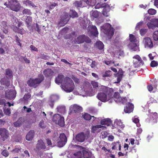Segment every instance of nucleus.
Returning <instances> with one entry per match:
<instances>
[{"mask_svg":"<svg viewBox=\"0 0 158 158\" xmlns=\"http://www.w3.org/2000/svg\"><path fill=\"white\" fill-rule=\"evenodd\" d=\"M62 89L66 92H72L75 88V85L71 79L69 77L64 79V82L61 85Z\"/></svg>","mask_w":158,"mask_h":158,"instance_id":"f257e3e1","label":"nucleus"},{"mask_svg":"<svg viewBox=\"0 0 158 158\" xmlns=\"http://www.w3.org/2000/svg\"><path fill=\"white\" fill-rule=\"evenodd\" d=\"M69 15L68 13H66L61 18V19L59 23V25L60 27H62L65 25L69 21L70 17L74 18L78 16L77 13L73 10H70Z\"/></svg>","mask_w":158,"mask_h":158,"instance_id":"f03ea898","label":"nucleus"},{"mask_svg":"<svg viewBox=\"0 0 158 158\" xmlns=\"http://www.w3.org/2000/svg\"><path fill=\"white\" fill-rule=\"evenodd\" d=\"M12 71L10 69H8L5 70V75L6 78H2L1 79L0 82L1 85L0 89H3L4 87L3 86H5V88L6 87L7 88L10 86V81L9 80L12 78Z\"/></svg>","mask_w":158,"mask_h":158,"instance_id":"7ed1b4c3","label":"nucleus"},{"mask_svg":"<svg viewBox=\"0 0 158 158\" xmlns=\"http://www.w3.org/2000/svg\"><path fill=\"white\" fill-rule=\"evenodd\" d=\"M71 158H92L94 156L91 152L87 149L83 150L82 152H78L71 155Z\"/></svg>","mask_w":158,"mask_h":158,"instance_id":"20e7f679","label":"nucleus"},{"mask_svg":"<svg viewBox=\"0 0 158 158\" xmlns=\"http://www.w3.org/2000/svg\"><path fill=\"white\" fill-rule=\"evenodd\" d=\"M104 89V92H101L98 94L97 96L98 99L102 102H105L108 101L111 98V94L108 90L109 89L103 86Z\"/></svg>","mask_w":158,"mask_h":158,"instance_id":"39448f33","label":"nucleus"},{"mask_svg":"<svg viewBox=\"0 0 158 158\" xmlns=\"http://www.w3.org/2000/svg\"><path fill=\"white\" fill-rule=\"evenodd\" d=\"M129 40L130 43L128 45L129 48L133 51H139V42L133 35H129Z\"/></svg>","mask_w":158,"mask_h":158,"instance_id":"423d86ee","label":"nucleus"},{"mask_svg":"<svg viewBox=\"0 0 158 158\" xmlns=\"http://www.w3.org/2000/svg\"><path fill=\"white\" fill-rule=\"evenodd\" d=\"M4 5L10 8L12 10L16 12L19 11L21 8L20 5L17 0H9L8 3L6 2Z\"/></svg>","mask_w":158,"mask_h":158,"instance_id":"0eeeda50","label":"nucleus"},{"mask_svg":"<svg viewBox=\"0 0 158 158\" xmlns=\"http://www.w3.org/2000/svg\"><path fill=\"white\" fill-rule=\"evenodd\" d=\"M101 29L105 34L110 36H112L114 35V29L111 27V25L109 23L104 24L101 27Z\"/></svg>","mask_w":158,"mask_h":158,"instance_id":"6e6552de","label":"nucleus"},{"mask_svg":"<svg viewBox=\"0 0 158 158\" xmlns=\"http://www.w3.org/2000/svg\"><path fill=\"white\" fill-rule=\"evenodd\" d=\"M44 77L42 75L39 76L38 78L34 79L31 78L27 81L28 85L31 86H35L39 84L44 79Z\"/></svg>","mask_w":158,"mask_h":158,"instance_id":"1a4fd4ad","label":"nucleus"},{"mask_svg":"<svg viewBox=\"0 0 158 158\" xmlns=\"http://www.w3.org/2000/svg\"><path fill=\"white\" fill-rule=\"evenodd\" d=\"M16 91L14 88L12 89H8L5 90V97L8 99H14L16 96Z\"/></svg>","mask_w":158,"mask_h":158,"instance_id":"9d476101","label":"nucleus"},{"mask_svg":"<svg viewBox=\"0 0 158 158\" xmlns=\"http://www.w3.org/2000/svg\"><path fill=\"white\" fill-rule=\"evenodd\" d=\"M91 41L90 39L84 35L79 36L76 38L74 40L75 43L78 44L82 43L84 42L89 43Z\"/></svg>","mask_w":158,"mask_h":158,"instance_id":"9b49d317","label":"nucleus"},{"mask_svg":"<svg viewBox=\"0 0 158 158\" xmlns=\"http://www.w3.org/2000/svg\"><path fill=\"white\" fill-rule=\"evenodd\" d=\"M53 120L56 124H58L61 127L64 126V118L59 114H57L54 115Z\"/></svg>","mask_w":158,"mask_h":158,"instance_id":"f8f14e48","label":"nucleus"},{"mask_svg":"<svg viewBox=\"0 0 158 158\" xmlns=\"http://www.w3.org/2000/svg\"><path fill=\"white\" fill-rule=\"evenodd\" d=\"M67 142V139L65 135L63 133H61L57 140V146L62 147L64 146Z\"/></svg>","mask_w":158,"mask_h":158,"instance_id":"ddd939ff","label":"nucleus"},{"mask_svg":"<svg viewBox=\"0 0 158 158\" xmlns=\"http://www.w3.org/2000/svg\"><path fill=\"white\" fill-rule=\"evenodd\" d=\"M133 63L135 67H138L142 65L143 63L141 57L138 55H136L133 57Z\"/></svg>","mask_w":158,"mask_h":158,"instance_id":"4468645a","label":"nucleus"},{"mask_svg":"<svg viewBox=\"0 0 158 158\" xmlns=\"http://www.w3.org/2000/svg\"><path fill=\"white\" fill-rule=\"evenodd\" d=\"M89 133V131L85 134L83 132L79 133L76 136L75 139L78 142H82L85 140V139L88 138Z\"/></svg>","mask_w":158,"mask_h":158,"instance_id":"2eb2a0df","label":"nucleus"},{"mask_svg":"<svg viewBox=\"0 0 158 158\" xmlns=\"http://www.w3.org/2000/svg\"><path fill=\"white\" fill-rule=\"evenodd\" d=\"M143 43L145 48H151L153 47V44L151 39L149 37L144 38Z\"/></svg>","mask_w":158,"mask_h":158,"instance_id":"dca6fc26","label":"nucleus"},{"mask_svg":"<svg viewBox=\"0 0 158 158\" xmlns=\"http://www.w3.org/2000/svg\"><path fill=\"white\" fill-rule=\"evenodd\" d=\"M89 31L91 35L95 37L98 36V32L97 29L95 26H89L88 27Z\"/></svg>","mask_w":158,"mask_h":158,"instance_id":"f3484780","label":"nucleus"},{"mask_svg":"<svg viewBox=\"0 0 158 158\" xmlns=\"http://www.w3.org/2000/svg\"><path fill=\"white\" fill-rule=\"evenodd\" d=\"M151 22L148 23L147 25L149 28L154 29L155 27H158V19H152Z\"/></svg>","mask_w":158,"mask_h":158,"instance_id":"a211bd4d","label":"nucleus"},{"mask_svg":"<svg viewBox=\"0 0 158 158\" xmlns=\"http://www.w3.org/2000/svg\"><path fill=\"white\" fill-rule=\"evenodd\" d=\"M114 100L117 102H121L123 103L126 101V98H122L119 96V94L118 92H115L114 95Z\"/></svg>","mask_w":158,"mask_h":158,"instance_id":"6ab92c4d","label":"nucleus"},{"mask_svg":"<svg viewBox=\"0 0 158 158\" xmlns=\"http://www.w3.org/2000/svg\"><path fill=\"white\" fill-rule=\"evenodd\" d=\"M106 128L105 126L100 125L93 126L91 128V132L94 133H97L101 131V128Z\"/></svg>","mask_w":158,"mask_h":158,"instance_id":"aec40b11","label":"nucleus"},{"mask_svg":"<svg viewBox=\"0 0 158 158\" xmlns=\"http://www.w3.org/2000/svg\"><path fill=\"white\" fill-rule=\"evenodd\" d=\"M0 135L2 138L3 141H5L8 137V131L5 128H0Z\"/></svg>","mask_w":158,"mask_h":158,"instance_id":"412c9836","label":"nucleus"},{"mask_svg":"<svg viewBox=\"0 0 158 158\" xmlns=\"http://www.w3.org/2000/svg\"><path fill=\"white\" fill-rule=\"evenodd\" d=\"M150 118L149 122L152 123H155L158 122V115L156 113H151Z\"/></svg>","mask_w":158,"mask_h":158,"instance_id":"4be33fe9","label":"nucleus"},{"mask_svg":"<svg viewBox=\"0 0 158 158\" xmlns=\"http://www.w3.org/2000/svg\"><path fill=\"white\" fill-rule=\"evenodd\" d=\"M69 110L71 111H74L76 113L81 111L82 110V108L77 104H74L70 106Z\"/></svg>","mask_w":158,"mask_h":158,"instance_id":"5701e85b","label":"nucleus"},{"mask_svg":"<svg viewBox=\"0 0 158 158\" xmlns=\"http://www.w3.org/2000/svg\"><path fill=\"white\" fill-rule=\"evenodd\" d=\"M43 73L45 77L49 78H51L54 74L53 71L52 69H48L45 70L43 72Z\"/></svg>","mask_w":158,"mask_h":158,"instance_id":"b1692460","label":"nucleus"},{"mask_svg":"<svg viewBox=\"0 0 158 158\" xmlns=\"http://www.w3.org/2000/svg\"><path fill=\"white\" fill-rule=\"evenodd\" d=\"M134 106L131 103H128L126 107L124 108V111L126 113H130L132 112L133 110Z\"/></svg>","mask_w":158,"mask_h":158,"instance_id":"393cba45","label":"nucleus"},{"mask_svg":"<svg viewBox=\"0 0 158 158\" xmlns=\"http://www.w3.org/2000/svg\"><path fill=\"white\" fill-rule=\"evenodd\" d=\"M110 9V6L109 5H106L103 9L102 14L103 15L106 17H108Z\"/></svg>","mask_w":158,"mask_h":158,"instance_id":"a878e982","label":"nucleus"},{"mask_svg":"<svg viewBox=\"0 0 158 158\" xmlns=\"http://www.w3.org/2000/svg\"><path fill=\"white\" fill-rule=\"evenodd\" d=\"M36 148L38 149H44L45 148L46 146L43 140L40 139L38 141V143L36 144Z\"/></svg>","mask_w":158,"mask_h":158,"instance_id":"bb28decb","label":"nucleus"},{"mask_svg":"<svg viewBox=\"0 0 158 158\" xmlns=\"http://www.w3.org/2000/svg\"><path fill=\"white\" fill-rule=\"evenodd\" d=\"M114 127H118L121 128H123L124 127L121 120L120 119H116L115 120L114 123Z\"/></svg>","mask_w":158,"mask_h":158,"instance_id":"cd10ccee","label":"nucleus"},{"mask_svg":"<svg viewBox=\"0 0 158 158\" xmlns=\"http://www.w3.org/2000/svg\"><path fill=\"white\" fill-rule=\"evenodd\" d=\"M123 74V72L122 69L119 70L118 73L117 74V81L114 82L115 83H118L121 81Z\"/></svg>","mask_w":158,"mask_h":158,"instance_id":"c85d7f7f","label":"nucleus"},{"mask_svg":"<svg viewBox=\"0 0 158 158\" xmlns=\"http://www.w3.org/2000/svg\"><path fill=\"white\" fill-rule=\"evenodd\" d=\"M64 79V76L62 74H59L58 77L55 79V83L58 84H60L62 82Z\"/></svg>","mask_w":158,"mask_h":158,"instance_id":"c756f323","label":"nucleus"},{"mask_svg":"<svg viewBox=\"0 0 158 158\" xmlns=\"http://www.w3.org/2000/svg\"><path fill=\"white\" fill-rule=\"evenodd\" d=\"M112 123L111 119L109 118L102 119L100 122L101 125H106L107 126L110 125Z\"/></svg>","mask_w":158,"mask_h":158,"instance_id":"7c9ffc66","label":"nucleus"},{"mask_svg":"<svg viewBox=\"0 0 158 158\" xmlns=\"http://www.w3.org/2000/svg\"><path fill=\"white\" fill-rule=\"evenodd\" d=\"M34 135V132L33 131H30L26 136L27 140L30 141L32 139Z\"/></svg>","mask_w":158,"mask_h":158,"instance_id":"2f4dec72","label":"nucleus"},{"mask_svg":"<svg viewBox=\"0 0 158 158\" xmlns=\"http://www.w3.org/2000/svg\"><path fill=\"white\" fill-rule=\"evenodd\" d=\"M24 122V118H19L16 122L14 123V125L15 127H19L22 125Z\"/></svg>","mask_w":158,"mask_h":158,"instance_id":"473e14b6","label":"nucleus"},{"mask_svg":"<svg viewBox=\"0 0 158 158\" xmlns=\"http://www.w3.org/2000/svg\"><path fill=\"white\" fill-rule=\"evenodd\" d=\"M112 149L113 150H117L118 148L119 150L120 151L121 149V146L120 143L118 142H114L112 144Z\"/></svg>","mask_w":158,"mask_h":158,"instance_id":"72a5a7b5","label":"nucleus"},{"mask_svg":"<svg viewBox=\"0 0 158 158\" xmlns=\"http://www.w3.org/2000/svg\"><path fill=\"white\" fill-rule=\"evenodd\" d=\"M100 13L96 10H92L90 12V14L91 18H97L99 15Z\"/></svg>","mask_w":158,"mask_h":158,"instance_id":"f704fd0d","label":"nucleus"},{"mask_svg":"<svg viewBox=\"0 0 158 158\" xmlns=\"http://www.w3.org/2000/svg\"><path fill=\"white\" fill-rule=\"evenodd\" d=\"M82 117L83 118L86 120H89L91 118L92 116L89 114L87 113H85L82 114ZM93 119V120H95V119H97V118L94 117V116H92Z\"/></svg>","mask_w":158,"mask_h":158,"instance_id":"c9c22d12","label":"nucleus"},{"mask_svg":"<svg viewBox=\"0 0 158 158\" xmlns=\"http://www.w3.org/2000/svg\"><path fill=\"white\" fill-rule=\"evenodd\" d=\"M51 102L49 104L51 108H53L54 105L53 102L58 99V96L56 95H52L51 97Z\"/></svg>","mask_w":158,"mask_h":158,"instance_id":"e433bc0d","label":"nucleus"},{"mask_svg":"<svg viewBox=\"0 0 158 158\" xmlns=\"http://www.w3.org/2000/svg\"><path fill=\"white\" fill-rule=\"evenodd\" d=\"M96 93L95 90H92L91 89H90L88 91H85L86 95L88 96H92L94 95Z\"/></svg>","mask_w":158,"mask_h":158,"instance_id":"4c0bfd02","label":"nucleus"},{"mask_svg":"<svg viewBox=\"0 0 158 158\" xmlns=\"http://www.w3.org/2000/svg\"><path fill=\"white\" fill-rule=\"evenodd\" d=\"M23 3L27 6H31L32 7H34L35 6L34 4V3L31 1L29 0H27L26 1H24L23 2Z\"/></svg>","mask_w":158,"mask_h":158,"instance_id":"58836bf2","label":"nucleus"},{"mask_svg":"<svg viewBox=\"0 0 158 158\" xmlns=\"http://www.w3.org/2000/svg\"><path fill=\"white\" fill-rule=\"evenodd\" d=\"M96 46L100 50L104 48V44L103 43L100 41H98L96 42Z\"/></svg>","mask_w":158,"mask_h":158,"instance_id":"ea45409f","label":"nucleus"},{"mask_svg":"<svg viewBox=\"0 0 158 158\" xmlns=\"http://www.w3.org/2000/svg\"><path fill=\"white\" fill-rule=\"evenodd\" d=\"M25 22L27 23V26L28 28H29L32 22V18L31 17L28 16L26 19Z\"/></svg>","mask_w":158,"mask_h":158,"instance_id":"a19ab883","label":"nucleus"},{"mask_svg":"<svg viewBox=\"0 0 158 158\" xmlns=\"http://www.w3.org/2000/svg\"><path fill=\"white\" fill-rule=\"evenodd\" d=\"M57 111L61 113H64L65 110V107L63 106H59L57 108Z\"/></svg>","mask_w":158,"mask_h":158,"instance_id":"79ce46f5","label":"nucleus"},{"mask_svg":"<svg viewBox=\"0 0 158 158\" xmlns=\"http://www.w3.org/2000/svg\"><path fill=\"white\" fill-rule=\"evenodd\" d=\"M112 75V73L110 70H108L106 71L104 74L102 75V77H109L111 76Z\"/></svg>","mask_w":158,"mask_h":158,"instance_id":"37998d69","label":"nucleus"},{"mask_svg":"<svg viewBox=\"0 0 158 158\" xmlns=\"http://www.w3.org/2000/svg\"><path fill=\"white\" fill-rule=\"evenodd\" d=\"M22 13L24 15H31L32 13L31 10L27 9H24L22 11Z\"/></svg>","mask_w":158,"mask_h":158,"instance_id":"c03bdc74","label":"nucleus"},{"mask_svg":"<svg viewBox=\"0 0 158 158\" xmlns=\"http://www.w3.org/2000/svg\"><path fill=\"white\" fill-rule=\"evenodd\" d=\"M132 120L133 122L136 124L137 127H139L140 126V125L139 123V119L137 117L135 116L133 118Z\"/></svg>","mask_w":158,"mask_h":158,"instance_id":"a18cd8bd","label":"nucleus"},{"mask_svg":"<svg viewBox=\"0 0 158 158\" xmlns=\"http://www.w3.org/2000/svg\"><path fill=\"white\" fill-rule=\"evenodd\" d=\"M15 41L17 44L21 48L22 47V44L21 43V40L19 39V37L17 36H15Z\"/></svg>","mask_w":158,"mask_h":158,"instance_id":"49530a36","label":"nucleus"},{"mask_svg":"<svg viewBox=\"0 0 158 158\" xmlns=\"http://www.w3.org/2000/svg\"><path fill=\"white\" fill-rule=\"evenodd\" d=\"M156 86H155L154 88H153L151 85H150L148 86V89L149 91L154 92L156 90Z\"/></svg>","mask_w":158,"mask_h":158,"instance_id":"de8ad7c7","label":"nucleus"},{"mask_svg":"<svg viewBox=\"0 0 158 158\" xmlns=\"http://www.w3.org/2000/svg\"><path fill=\"white\" fill-rule=\"evenodd\" d=\"M85 2H86V4L89 5L93 6L94 5V2L91 0H83Z\"/></svg>","mask_w":158,"mask_h":158,"instance_id":"09e8293b","label":"nucleus"},{"mask_svg":"<svg viewBox=\"0 0 158 158\" xmlns=\"http://www.w3.org/2000/svg\"><path fill=\"white\" fill-rule=\"evenodd\" d=\"M153 37L155 40L158 41V31L154 32Z\"/></svg>","mask_w":158,"mask_h":158,"instance_id":"8fccbe9b","label":"nucleus"},{"mask_svg":"<svg viewBox=\"0 0 158 158\" xmlns=\"http://www.w3.org/2000/svg\"><path fill=\"white\" fill-rule=\"evenodd\" d=\"M148 13L151 15H154L156 13V10L153 9H149L148 11Z\"/></svg>","mask_w":158,"mask_h":158,"instance_id":"3c124183","label":"nucleus"},{"mask_svg":"<svg viewBox=\"0 0 158 158\" xmlns=\"http://www.w3.org/2000/svg\"><path fill=\"white\" fill-rule=\"evenodd\" d=\"M47 143L48 146L51 147H53L54 146L55 143L54 142L52 143L51 140L49 139H46Z\"/></svg>","mask_w":158,"mask_h":158,"instance_id":"603ef678","label":"nucleus"},{"mask_svg":"<svg viewBox=\"0 0 158 158\" xmlns=\"http://www.w3.org/2000/svg\"><path fill=\"white\" fill-rule=\"evenodd\" d=\"M108 133L106 131H102L101 132L100 137L103 139L106 138L108 135Z\"/></svg>","mask_w":158,"mask_h":158,"instance_id":"864d4df0","label":"nucleus"},{"mask_svg":"<svg viewBox=\"0 0 158 158\" xmlns=\"http://www.w3.org/2000/svg\"><path fill=\"white\" fill-rule=\"evenodd\" d=\"M4 113L7 115H10L11 114L10 110L9 107L7 108H4Z\"/></svg>","mask_w":158,"mask_h":158,"instance_id":"5fc2aeb1","label":"nucleus"},{"mask_svg":"<svg viewBox=\"0 0 158 158\" xmlns=\"http://www.w3.org/2000/svg\"><path fill=\"white\" fill-rule=\"evenodd\" d=\"M147 29L145 28H142L140 30V33L141 35H144L147 32Z\"/></svg>","mask_w":158,"mask_h":158,"instance_id":"6e6d98bb","label":"nucleus"},{"mask_svg":"<svg viewBox=\"0 0 158 158\" xmlns=\"http://www.w3.org/2000/svg\"><path fill=\"white\" fill-rule=\"evenodd\" d=\"M74 5L77 7H81L82 6V2L81 1H76L74 3Z\"/></svg>","mask_w":158,"mask_h":158,"instance_id":"4d7b16f0","label":"nucleus"},{"mask_svg":"<svg viewBox=\"0 0 158 158\" xmlns=\"http://www.w3.org/2000/svg\"><path fill=\"white\" fill-rule=\"evenodd\" d=\"M104 63H105L106 64L111 66L112 65V64H114V62H112L111 61H107V60H106L104 61Z\"/></svg>","mask_w":158,"mask_h":158,"instance_id":"13d9d810","label":"nucleus"},{"mask_svg":"<svg viewBox=\"0 0 158 158\" xmlns=\"http://www.w3.org/2000/svg\"><path fill=\"white\" fill-rule=\"evenodd\" d=\"M150 65L151 67H154L158 65V63L155 61H152Z\"/></svg>","mask_w":158,"mask_h":158,"instance_id":"bf43d9fd","label":"nucleus"},{"mask_svg":"<svg viewBox=\"0 0 158 158\" xmlns=\"http://www.w3.org/2000/svg\"><path fill=\"white\" fill-rule=\"evenodd\" d=\"M2 154L3 156L6 157L9 155V153L6 150H5L2 152Z\"/></svg>","mask_w":158,"mask_h":158,"instance_id":"052dcab7","label":"nucleus"},{"mask_svg":"<svg viewBox=\"0 0 158 158\" xmlns=\"http://www.w3.org/2000/svg\"><path fill=\"white\" fill-rule=\"evenodd\" d=\"M97 63L95 61H93L90 64L91 67L95 69L96 67Z\"/></svg>","mask_w":158,"mask_h":158,"instance_id":"680f3d73","label":"nucleus"},{"mask_svg":"<svg viewBox=\"0 0 158 158\" xmlns=\"http://www.w3.org/2000/svg\"><path fill=\"white\" fill-rule=\"evenodd\" d=\"M43 158H52L51 153H48L45 154L43 157Z\"/></svg>","mask_w":158,"mask_h":158,"instance_id":"e2e57ef3","label":"nucleus"},{"mask_svg":"<svg viewBox=\"0 0 158 158\" xmlns=\"http://www.w3.org/2000/svg\"><path fill=\"white\" fill-rule=\"evenodd\" d=\"M91 84L94 88H96L98 86V84L97 82L92 81Z\"/></svg>","mask_w":158,"mask_h":158,"instance_id":"0e129e2a","label":"nucleus"},{"mask_svg":"<svg viewBox=\"0 0 158 158\" xmlns=\"http://www.w3.org/2000/svg\"><path fill=\"white\" fill-rule=\"evenodd\" d=\"M30 97L31 95L30 94H27L24 95L23 98V99L24 100L27 101L30 98Z\"/></svg>","mask_w":158,"mask_h":158,"instance_id":"69168bd1","label":"nucleus"},{"mask_svg":"<svg viewBox=\"0 0 158 158\" xmlns=\"http://www.w3.org/2000/svg\"><path fill=\"white\" fill-rule=\"evenodd\" d=\"M1 27L2 28H6L7 27V24L5 22H2V23L1 24Z\"/></svg>","mask_w":158,"mask_h":158,"instance_id":"338daca9","label":"nucleus"},{"mask_svg":"<svg viewBox=\"0 0 158 158\" xmlns=\"http://www.w3.org/2000/svg\"><path fill=\"white\" fill-rule=\"evenodd\" d=\"M6 101L4 99H0V105L6 106Z\"/></svg>","mask_w":158,"mask_h":158,"instance_id":"774afa93","label":"nucleus"}]
</instances>
